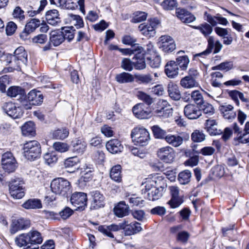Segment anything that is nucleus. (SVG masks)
<instances>
[{"instance_id":"nucleus-1","label":"nucleus","mask_w":249,"mask_h":249,"mask_svg":"<svg viewBox=\"0 0 249 249\" xmlns=\"http://www.w3.org/2000/svg\"><path fill=\"white\" fill-rule=\"evenodd\" d=\"M167 187L166 180L161 177L157 176L147 180L145 185L147 199L150 201L159 199L165 192Z\"/></svg>"},{"instance_id":"nucleus-2","label":"nucleus","mask_w":249,"mask_h":249,"mask_svg":"<svg viewBox=\"0 0 249 249\" xmlns=\"http://www.w3.org/2000/svg\"><path fill=\"white\" fill-rule=\"evenodd\" d=\"M53 193L64 197H67L71 193L70 182L62 178H58L53 179L50 185Z\"/></svg>"},{"instance_id":"nucleus-3","label":"nucleus","mask_w":249,"mask_h":249,"mask_svg":"<svg viewBox=\"0 0 249 249\" xmlns=\"http://www.w3.org/2000/svg\"><path fill=\"white\" fill-rule=\"evenodd\" d=\"M41 146L36 141L26 142L23 147L24 156L28 160H34L39 158L41 155Z\"/></svg>"},{"instance_id":"nucleus-4","label":"nucleus","mask_w":249,"mask_h":249,"mask_svg":"<svg viewBox=\"0 0 249 249\" xmlns=\"http://www.w3.org/2000/svg\"><path fill=\"white\" fill-rule=\"evenodd\" d=\"M131 137L136 144L142 146L146 145L150 140L149 132L143 127H137L133 129Z\"/></svg>"},{"instance_id":"nucleus-5","label":"nucleus","mask_w":249,"mask_h":249,"mask_svg":"<svg viewBox=\"0 0 249 249\" xmlns=\"http://www.w3.org/2000/svg\"><path fill=\"white\" fill-rule=\"evenodd\" d=\"M10 57L13 58L14 61L10 60L8 61L9 63H14L15 67H16V69H20V67L22 64L26 65L27 60V53L26 52L24 48L22 47H19L14 52V55H10Z\"/></svg>"},{"instance_id":"nucleus-6","label":"nucleus","mask_w":249,"mask_h":249,"mask_svg":"<svg viewBox=\"0 0 249 249\" xmlns=\"http://www.w3.org/2000/svg\"><path fill=\"white\" fill-rule=\"evenodd\" d=\"M27 98L29 104L23 101L22 106L25 109H29L31 108V105H40L43 102V96L40 91L32 90L28 93Z\"/></svg>"},{"instance_id":"nucleus-7","label":"nucleus","mask_w":249,"mask_h":249,"mask_svg":"<svg viewBox=\"0 0 249 249\" xmlns=\"http://www.w3.org/2000/svg\"><path fill=\"white\" fill-rule=\"evenodd\" d=\"M2 168L8 173L14 172L17 167V162L11 152H7L2 155Z\"/></svg>"},{"instance_id":"nucleus-8","label":"nucleus","mask_w":249,"mask_h":249,"mask_svg":"<svg viewBox=\"0 0 249 249\" xmlns=\"http://www.w3.org/2000/svg\"><path fill=\"white\" fill-rule=\"evenodd\" d=\"M23 183V181L18 178L12 180L9 183V192L14 198L20 199L24 196Z\"/></svg>"},{"instance_id":"nucleus-9","label":"nucleus","mask_w":249,"mask_h":249,"mask_svg":"<svg viewBox=\"0 0 249 249\" xmlns=\"http://www.w3.org/2000/svg\"><path fill=\"white\" fill-rule=\"evenodd\" d=\"M157 156L163 162L171 163L175 159V152L173 148L167 146L159 149L157 151Z\"/></svg>"},{"instance_id":"nucleus-10","label":"nucleus","mask_w":249,"mask_h":249,"mask_svg":"<svg viewBox=\"0 0 249 249\" xmlns=\"http://www.w3.org/2000/svg\"><path fill=\"white\" fill-rule=\"evenodd\" d=\"M70 201L71 204L76 208L75 210H84L87 206V194L82 192H75L72 194Z\"/></svg>"},{"instance_id":"nucleus-11","label":"nucleus","mask_w":249,"mask_h":249,"mask_svg":"<svg viewBox=\"0 0 249 249\" xmlns=\"http://www.w3.org/2000/svg\"><path fill=\"white\" fill-rule=\"evenodd\" d=\"M158 105L159 107L154 111L156 115L163 119L168 118L172 116L173 109L166 101H159Z\"/></svg>"},{"instance_id":"nucleus-12","label":"nucleus","mask_w":249,"mask_h":249,"mask_svg":"<svg viewBox=\"0 0 249 249\" xmlns=\"http://www.w3.org/2000/svg\"><path fill=\"white\" fill-rule=\"evenodd\" d=\"M158 45L159 48L165 53H171L176 48L173 38L170 36L165 35L160 37Z\"/></svg>"},{"instance_id":"nucleus-13","label":"nucleus","mask_w":249,"mask_h":249,"mask_svg":"<svg viewBox=\"0 0 249 249\" xmlns=\"http://www.w3.org/2000/svg\"><path fill=\"white\" fill-rule=\"evenodd\" d=\"M143 49L142 47L138 46L137 48L131 50L129 54H135V58L137 61L134 63V66L137 70H142L145 68L144 53Z\"/></svg>"},{"instance_id":"nucleus-14","label":"nucleus","mask_w":249,"mask_h":249,"mask_svg":"<svg viewBox=\"0 0 249 249\" xmlns=\"http://www.w3.org/2000/svg\"><path fill=\"white\" fill-rule=\"evenodd\" d=\"M3 108L5 112L13 119L20 118L23 113L21 107H17L12 102L5 103Z\"/></svg>"},{"instance_id":"nucleus-15","label":"nucleus","mask_w":249,"mask_h":249,"mask_svg":"<svg viewBox=\"0 0 249 249\" xmlns=\"http://www.w3.org/2000/svg\"><path fill=\"white\" fill-rule=\"evenodd\" d=\"M171 195V199L168 201L167 204L171 208L178 207L183 202L181 197L179 196V188L176 186H170L169 188Z\"/></svg>"},{"instance_id":"nucleus-16","label":"nucleus","mask_w":249,"mask_h":249,"mask_svg":"<svg viewBox=\"0 0 249 249\" xmlns=\"http://www.w3.org/2000/svg\"><path fill=\"white\" fill-rule=\"evenodd\" d=\"M135 116L140 119H148L151 116V113L148 107L142 103L138 104L132 109Z\"/></svg>"},{"instance_id":"nucleus-17","label":"nucleus","mask_w":249,"mask_h":249,"mask_svg":"<svg viewBox=\"0 0 249 249\" xmlns=\"http://www.w3.org/2000/svg\"><path fill=\"white\" fill-rule=\"evenodd\" d=\"M189 136L188 134L182 133L180 135L169 134L165 137L166 142L172 146L177 147L180 146L183 140H188Z\"/></svg>"},{"instance_id":"nucleus-18","label":"nucleus","mask_w":249,"mask_h":249,"mask_svg":"<svg viewBox=\"0 0 249 249\" xmlns=\"http://www.w3.org/2000/svg\"><path fill=\"white\" fill-rule=\"evenodd\" d=\"M30 221L29 219L24 218H19L14 219L11 225L10 231L14 234L19 230L26 229L30 227Z\"/></svg>"},{"instance_id":"nucleus-19","label":"nucleus","mask_w":249,"mask_h":249,"mask_svg":"<svg viewBox=\"0 0 249 249\" xmlns=\"http://www.w3.org/2000/svg\"><path fill=\"white\" fill-rule=\"evenodd\" d=\"M176 14L178 18L184 23H191L196 19V18L193 14L184 8H177Z\"/></svg>"},{"instance_id":"nucleus-20","label":"nucleus","mask_w":249,"mask_h":249,"mask_svg":"<svg viewBox=\"0 0 249 249\" xmlns=\"http://www.w3.org/2000/svg\"><path fill=\"white\" fill-rule=\"evenodd\" d=\"M184 113L189 119H196L201 115V111L197 106L188 104L184 108Z\"/></svg>"},{"instance_id":"nucleus-21","label":"nucleus","mask_w":249,"mask_h":249,"mask_svg":"<svg viewBox=\"0 0 249 249\" xmlns=\"http://www.w3.org/2000/svg\"><path fill=\"white\" fill-rule=\"evenodd\" d=\"M219 110L223 117L229 122L234 120L236 113L233 111V107L230 104H224L219 106Z\"/></svg>"},{"instance_id":"nucleus-22","label":"nucleus","mask_w":249,"mask_h":249,"mask_svg":"<svg viewBox=\"0 0 249 249\" xmlns=\"http://www.w3.org/2000/svg\"><path fill=\"white\" fill-rule=\"evenodd\" d=\"M45 18L47 23L52 26L58 25L61 22L59 12L56 9L48 11L46 13Z\"/></svg>"},{"instance_id":"nucleus-23","label":"nucleus","mask_w":249,"mask_h":249,"mask_svg":"<svg viewBox=\"0 0 249 249\" xmlns=\"http://www.w3.org/2000/svg\"><path fill=\"white\" fill-rule=\"evenodd\" d=\"M123 225L124 224H123V223H120L119 225L111 224L108 226H100L98 227V229L99 231L103 233L104 234L107 236L108 237L113 238L114 235L111 232V231H117L121 229H122V228H123Z\"/></svg>"},{"instance_id":"nucleus-24","label":"nucleus","mask_w":249,"mask_h":249,"mask_svg":"<svg viewBox=\"0 0 249 249\" xmlns=\"http://www.w3.org/2000/svg\"><path fill=\"white\" fill-rule=\"evenodd\" d=\"M107 150L112 154H116L122 151L123 146L117 139H112L106 143Z\"/></svg>"},{"instance_id":"nucleus-25","label":"nucleus","mask_w":249,"mask_h":249,"mask_svg":"<svg viewBox=\"0 0 249 249\" xmlns=\"http://www.w3.org/2000/svg\"><path fill=\"white\" fill-rule=\"evenodd\" d=\"M165 72L170 78H174L178 75V67H177L175 61H170L166 64Z\"/></svg>"},{"instance_id":"nucleus-26","label":"nucleus","mask_w":249,"mask_h":249,"mask_svg":"<svg viewBox=\"0 0 249 249\" xmlns=\"http://www.w3.org/2000/svg\"><path fill=\"white\" fill-rule=\"evenodd\" d=\"M205 129L211 135L221 134L222 131L218 129L217 124L214 120H207L205 124Z\"/></svg>"},{"instance_id":"nucleus-27","label":"nucleus","mask_w":249,"mask_h":249,"mask_svg":"<svg viewBox=\"0 0 249 249\" xmlns=\"http://www.w3.org/2000/svg\"><path fill=\"white\" fill-rule=\"evenodd\" d=\"M167 91L169 96L174 100L178 101L181 98L178 87L173 83L168 84Z\"/></svg>"},{"instance_id":"nucleus-28","label":"nucleus","mask_w":249,"mask_h":249,"mask_svg":"<svg viewBox=\"0 0 249 249\" xmlns=\"http://www.w3.org/2000/svg\"><path fill=\"white\" fill-rule=\"evenodd\" d=\"M79 159L76 156L69 158L64 161V166L68 169V172L72 173L78 169Z\"/></svg>"},{"instance_id":"nucleus-29","label":"nucleus","mask_w":249,"mask_h":249,"mask_svg":"<svg viewBox=\"0 0 249 249\" xmlns=\"http://www.w3.org/2000/svg\"><path fill=\"white\" fill-rule=\"evenodd\" d=\"M129 207L124 201L119 202L114 208V214L118 217H123L128 214Z\"/></svg>"},{"instance_id":"nucleus-30","label":"nucleus","mask_w":249,"mask_h":249,"mask_svg":"<svg viewBox=\"0 0 249 249\" xmlns=\"http://www.w3.org/2000/svg\"><path fill=\"white\" fill-rule=\"evenodd\" d=\"M64 41V35L60 31H53L50 33V42L58 46Z\"/></svg>"},{"instance_id":"nucleus-31","label":"nucleus","mask_w":249,"mask_h":249,"mask_svg":"<svg viewBox=\"0 0 249 249\" xmlns=\"http://www.w3.org/2000/svg\"><path fill=\"white\" fill-rule=\"evenodd\" d=\"M91 194L93 198L92 204V206L95 209H98L103 207L104 205V197L103 195L98 191L92 192Z\"/></svg>"},{"instance_id":"nucleus-32","label":"nucleus","mask_w":249,"mask_h":249,"mask_svg":"<svg viewBox=\"0 0 249 249\" xmlns=\"http://www.w3.org/2000/svg\"><path fill=\"white\" fill-rule=\"evenodd\" d=\"M7 95L12 98L24 96L25 95V90L20 87L12 86L10 87L7 91Z\"/></svg>"},{"instance_id":"nucleus-33","label":"nucleus","mask_w":249,"mask_h":249,"mask_svg":"<svg viewBox=\"0 0 249 249\" xmlns=\"http://www.w3.org/2000/svg\"><path fill=\"white\" fill-rule=\"evenodd\" d=\"M12 18L16 22H23L25 19L24 11L19 6H16L11 13Z\"/></svg>"},{"instance_id":"nucleus-34","label":"nucleus","mask_w":249,"mask_h":249,"mask_svg":"<svg viewBox=\"0 0 249 249\" xmlns=\"http://www.w3.org/2000/svg\"><path fill=\"white\" fill-rule=\"evenodd\" d=\"M180 85L184 88L191 89L197 87L198 84L193 77L186 76L180 80Z\"/></svg>"},{"instance_id":"nucleus-35","label":"nucleus","mask_w":249,"mask_h":249,"mask_svg":"<svg viewBox=\"0 0 249 249\" xmlns=\"http://www.w3.org/2000/svg\"><path fill=\"white\" fill-rule=\"evenodd\" d=\"M193 27L194 29L199 30L205 37H208L213 31L212 26L206 22L202 23L199 26H194Z\"/></svg>"},{"instance_id":"nucleus-36","label":"nucleus","mask_w":249,"mask_h":249,"mask_svg":"<svg viewBox=\"0 0 249 249\" xmlns=\"http://www.w3.org/2000/svg\"><path fill=\"white\" fill-rule=\"evenodd\" d=\"M215 43V41L214 40V37L212 36H209L208 38V47L207 49L200 53L195 54L194 57H196L197 56H200L204 57L205 56L209 54L213 49Z\"/></svg>"},{"instance_id":"nucleus-37","label":"nucleus","mask_w":249,"mask_h":249,"mask_svg":"<svg viewBox=\"0 0 249 249\" xmlns=\"http://www.w3.org/2000/svg\"><path fill=\"white\" fill-rule=\"evenodd\" d=\"M22 134L26 136H33L35 134L34 123L32 121L26 123L21 127Z\"/></svg>"},{"instance_id":"nucleus-38","label":"nucleus","mask_w":249,"mask_h":249,"mask_svg":"<svg viewBox=\"0 0 249 249\" xmlns=\"http://www.w3.org/2000/svg\"><path fill=\"white\" fill-rule=\"evenodd\" d=\"M121 166L117 165L113 166L110 172V177L114 181L120 182L122 181Z\"/></svg>"},{"instance_id":"nucleus-39","label":"nucleus","mask_w":249,"mask_h":249,"mask_svg":"<svg viewBox=\"0 0 249 249\" xmlns=\"http://www.w3.org/2000/svg\"><path fill=\"white\" fill-rule=\"evenodd\" d=\"M191 177V171L189 170H185L178 174V179L180 184L186 185L190 182Z\"/></svg>"},{"instance_id":"nucleus-40","label":"nucleus","mask_w":249,"mask_h":249,"mask_svg":"<svg viewBox=\"0 0 249 249\" xmlns=\"http://www.w3.org/2000/svg\"><path fill=\"white\" fill-rule=\"evenodd\" d=\"M115 79L119 83H126L132 82L134 80V78L132 74L123 72L117 74Z\"/></svg>"},{"instance_id":"nucleus-41","label":"nucleus","mask_w":249,"mask_h":249,"mask_svg":"<svg viewBox=\"0 0 249 249\" xmlns=\"http://www.w3.org/2000/svg\"><path fill=\"white\" fill-rule=\"evenodd\" d=\"M190 60L187 55L179 56L176 58L175 63L178 68L181 71H185L187 70Z\"/></svg>"},{"instance_id":"nucleus-42","label":"nucleus","mask_w":249,"mask_h":249,"mask_svg":"<svg viewBox=\"0 0 249 249\" xmlns=\"http://www.w3.org/2000/svg\"><path fill=\"white\" fill-rule=\"evenodd\" d=\"M72 150L77 154H82L85 151L86 144L81 140H76L72 141Z\"/></svg>"},{"instance_id":"nucleus-43","label":"nucleus","mask_w":249,"mask_h":249,"mask_svg":"<svg viewBox=\"0 0 249 249\" xmlns=\"http://www.w3.org/2000/svg\"><path fill=\"white\" fill-rule=\"evenodd\" d=\"M23 208L30 209H39L41 208L42 205L40 200L37 199H30L26 201L22 204Z\"/></svg>"},{"instance_id":"nucleus-44","label":"nucleus","mask_w":249,"mask_h":249,"mask_svg":"<svg viewBox=\"0 0 249 249\" xmlns=\"http://www.w3.org/2000/svg\"><path fill=\"white\" fill-rule=\"evenodd\" d=\"M30 237L28 233H23L16 237L15 242L16 244L21 247L22 246H27L28 244H30Z\"/></svg>"},{"instance_id":"nucleus-45","label":"nucleus","mask_w":249,"mask_h":249,"mask_svg":"<svg viewBox=\"0 0 249 249\" xmlns=\"http://www.w3.org/2000/svg\"><path fill=\"white\" fill-rule=\"evenodd\" d=\"M139 28L142 34L149 37L154 36L156 33L153 27H151L148 24L143 25L142 24L139 25Z\"/></svg>"},{"instance_id":"nucleus-46","label":"nucleus","mask_w":249,"mask_h":249,"mask_svg":"<svg viewBox=\"0 0 249 249\" xmlns=\"http://www.w3.org/2000/svg\"><path fill=\"white\" fill-rule=\"evenodd\" d=\"M30 237L31 244H40L42 242L40 233L37 231H34L28 233Z\"/></svg>"},{"instance_id":"nucleus-47","label":"nucleus","mask_w":249,"mask_h":249,"mask_svg":"<svg viewBox=\"0 0 249 249\" xmlns=\"http://www.w3.org/2000/svg\"><path fill=\"white\" fill-rule=\"evenodd\" d=\"M71 21L76 27L77 29H79L84 26V22L82 18L79 15L69 14Z\"/></svg>"},{"instance_id":"nucleus-48","label":"nucleus","mask_w":249,"mask_h":249,"mask_svg":"<svg viewBox=\"0 0 249 249\" xmlns=\"http://www.w3.org/2000/svg\"><path fill=\"white\" fill-rule=\"evenodd\" d=\"M69 134V132L67 129L62 128L54 131L52 135L53 138L63 140L68 136Z\"/></svg>"},{"instance_id":"nucleus-49","label":"nucleus","mask_w":249,"mask_h":249,"mask_svg":"<svg viewBox=\"0 0 249 249\" xmlns=\"http://www.w3.org/2000/svg\"><path fill=\"white\" fill-rule=\"evenodd\" d=\"M40 24V21L36 18L31 19V20L26 23L25 27L28 32H33Z\"/></svg>"},{"instance_id":"nucleus-50","label":"nucleus","mask_w":249,"mask_h":249,"mask_svg":"<svg viewBox=\"0 0 249 249\" xmlns=\"http://www.w3.org/2000/svg\"><path fill=\"white\" fill-rule=\"evenodd\" d=\"M178 3L176 0H164L161 3V6L165 10H172L177 7Z\"/></svg>"},{"instance_id":"nucleus-51","label":"nucleus","mask_w":249,"mask_h":249,"mask_svg":"<svg viewBox=\"0 0 249 249\" xmlns=\"http://www.w3.org/2000/svg\"><path fill=\"white\" fill-rule=\"evenodd\" d=\"M73 27H64L62 28L61 32L64 35V41L65 39L68 40V41H71L74 38V35L73 30H72Z\"/></svg>"},{"instance_id":"nucleus-52","label":"nucleus","mask_w":249,"mask_h":249,"mask_svg":"<svg viewBox=\"0 0 249 249\" xmlns=\"http://www.w3.org/2000/svg\"><path fill=\"white\" fill-rule=\"evenodd\" d=\"M191 97L198 106H201L204 102L202 95L198 90L193 91L191 94Z\"/></svg>"},{"instance_id":"nucleus-53","label":"nucleus","mask_w":249,"mask_h":249,"mask_svg":"<svg viewBox=\"0 0 249 249\" xmlns=\"http://www.w3.org/2000/svg\"><path fill=\"white\" fill-rule=\"evenodd\" d=\"M133 17L131 19L133 23H139L144 21L147 18V14L143 12L137 11L133 14Z\"/></svg>"},{"instance_id":"nucleus-54","label":"nucleus","mask_w":249,"mask_h":249,"mask_svg":"<svg viewBox=\"0 0 249 249\" xmlns=\"http://www.w3.org/2000/svg\"><path fill=\"white\" fill-rule=\"evenodd\" d=\"M152 130L155 138L158 139H164L167 136L165 130L160 128L158 125H154Z\"/></svg>"},{"instance_id":"nucleus-55","label":"nucleus","mask_w":249,"mask_h":249,"mask_svg":"<svg viewBox=\"0 0 249 249\" xmlns=\"http://www.w3.org/2000/svg\"><path fill=\"white\" fill-rule=\"evenodd\" d=\"M148 64L153 68H159L160 64V58L158 55L146 57Z\"/></svg>"},{"instance_id":"nucleus-56","label":"nucleus","mask_w":249,"mask_h":249,"mask_svg":"<svg viewBox=\"0 0 249 249\" xmlns=\"http://www.w3.org/2000/svg\"><path fill=\"white\" fill-rule=\"evenodd\" d=\"M199 107L201 111H202V110L204 113L210 116L214 113V109L213 107L211 104L207 102H204L201 106H199Z\"/></svg>"},{"instance_id":"nucleus-57","label":"nucleus","mask_w":249,"mask_h":249,"mask_svg":"<svg viewBox=\"0 0 249 249\" xmlns=\"http://www.w3.org/2000/svg\"><path fill=\"white\" fill-rule=\"evenodd\" d=\"M191 138L193 142H200L205 139V135L202 132L196 130L192 133Z\"/></svg>"},{"instance_id":"nucleus-58","label":"nucleus","mask_w":249,"mask_h":249,"mask_svg":"<svg viewBox=\"0 0 249 249\" xmlns=\"http://www.w3.org/2000/svg\"><path fill=\"white\" fill-rule=\"evenodd\" d=\"M233 67V64L231 62L226 61L220 63L219 65L213 67L212 69L213 70H225L228 71L231 70Z\"/></svg>"},{"instance_id":"nucleus-59","label":"nucleus","mask_w":249,"mask_h":249,"mask_svg":"<svg viewBox=\"0 0 249 249\" xmlns=\"http://www.w3.org/2000/svg\"><path fill=\"white\" fill-rule=\"evenodd\" d=\"M53 147L56 151L60 153L65 152L69 149V147L66 143L62 142H54Z\"/></svg>"},{"instance_id":"nucleus-60","label":"nucleus","mask_w":249,"mask_h":249,"mask_svg":"<svg viewBox=\"0 0 249 249\" xmlns=\"http://www.w3.org/2000/svg\"><path fill=\"white\" fill-rule=\"evenodd\" d=\"M137 97L139 99L143 101L148 105H151L153 102L152 98L143 92L139 91L137 94Z\"/></svg>"},{"instance_id":"nucleus-61","label":"nucleus","mask_w":249,"mask_h":249,"mask_svg":"<svg viewBox=\"0 0 249 249\" xmlns=\"http://www.w3.org/2000/svg\"><path fill=\"white\" fill-rule=\"evenodd\" d=\"M17 29V25L14 21H9L6 26V33L8 36H12Z\"/></svg>"},{"instance_id":"nucleus-62","label":"nucleus","mask_w":249,"mask_h":249,"mask_svg":"<svg viewBox=\"0 0 249 249\" xmlns=\"http://www.w3.org/2000/svg\"><path fill=\"white\" fill-rule=\"evenodd\" d=\"M44 159L48 164L55 162L57 160V157L54 153H46L44 156Z\"/></svg>"},{"instance_id":"nucleus-63","label":"nucleus","mask_w":249,"mask_h":249,"mask_svg":"<svg viewBox=\"0 0 249 249\" xmlns=\"http://www.w3.org/2000/svg\"><path fill=\"white\" fill-rule=\"evenodd\" d=\"M81 174L82 176L79 179L81 183L88 182L92 179L91 171L90 169L88 171H83Z\"/></svg>"},{"instance_id":"nucleus-64","label":"nucleus","mask_w":249,"mask_h":249,"mask_svg":"<svg viewBox=\"0 0 249 249\" xmlns=\"http://www.w3.org/2000/svg\"><path fill=\"white\" fill-rule=\"evenodd\" d=\"M133 63L129 59L124 58L122 60L121 67L125 71H131L133 70Z\"/></svg>"}]
</instances>
